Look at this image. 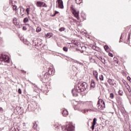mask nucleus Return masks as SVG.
I'll return each mask as SVG.
<instances>
[{"instance_id": "obj_25", "label": "nucleus", "mask_w": 131, "mask_h": 131, "mask_svg": "<svg viewBox=\"0 0 131 131\" xmlns=\"http://www.w3.org/2000/svg\"><path fill=\"white\" fill-rule=\"evenodd\" d=\"M36 31H37V32H40V31H41V28L38 27L37 28Z\"/></svg>"}, {"instance_id": "obj_44", "label": "nucleus", "mask_w": 131, "mask_h": 131, "mask_svg": "<svg viewBox=\"0 0 131 131\" xmlns=\"http://www.w3.org/2000/svg\"><path fill=\"white\" fill-rule=\"evenodd\" d=\"M92 48H93V49H94V50H95L96 49V46H93Z\"/></svg>"}, {"instance_id": "obj_46", "label": "nucleus", "mask_w": 131, "mask_h": 131, "mask_svg": "<svg viewBox=\"0 0 131 131\" xmlns=\"http://www.w3.org/2000/svg\"><path fill=\"white\" fill-rule=\"evenodd\" d=\"M89 111H90V112H91V111H94V110H93L92 109H89Z\"/></svg>"}, {"instance_id": "obj_43", "label": "nucleus", "mask_w": 131, "mask_h": 131, "mask_svg": "<svg viewBox=\"0 0 131 131\" xmlns=\"http://www.w3.org/2000/svg\"><path fill=\"white\" fill-rule=\"evenodd\" d=\"M26 11L27 12H29V8H27Z\"/></svg>"}, {"instance_id": "obj_15", "label": "nucleus", "mask_w": 131, "mask_h": 131, "mask_svg": "<svg viewBox=\"0 0 131 131\" xmlns=\"http://www.w3.org/2000/svg\"><path fill=\"white\" fill-rule=\"evenodd\" d=\"M46 36L47 38H50V37H52L53 36V34L51 33H48L46 34Z\"/></svg>"}, {"instance_id": "obj_22", "label": "nucleus", "mask_w": 131, "mask_h": 131, "mask_svg": "<svg viewBox=\"0 0 131 131\" xmlns=\"http://www.w3.org/2000/svg\"><path fill=\"white\" fill-rule=\"evenodd\" d=\"M13 22L14 25H18V23L17 22V19L16 18L13 19Z\"/></svg>"}, {"instance_id": "obj_31", "label": "nucleus", "mask_w": 131, "mask_h": 131, "mask_svg": "<svg viewBox=\"0 0 131 131\" xmlns=\"http://www.w3.org/2000/svg\"><path fill=\"white\" fill-rule=\"evenodd\" d=\"M13 10H15V11H17V10H18L17 7L16 5L13 6Z\"/></svg>"}, {"instance_id": "obj_47", "label": "nucleus", "mask_w": 131, "mask_h": 131, "mask_svg": "<svg viewBox=\"0 0 131 131\" xmlns=\"http://www.w3.org/2000/svg\"><path fill=\"white\" fill-rule=\"evenodd\" d=\"M82 48H83V49H86V47H85L84 46V47H82Z\"/></svg>"}, {"instance_id": "obj_9", "label": "nucleus", "mask_w": 131, "mask_h": 131, "mask_svg": "<svg viewBox=\"0 0 131 131\" xmlns=\"http://www.w3.org/2000/svg\"><path fill=\"white\" fill-rule=\"evenodd\" d=\"M58 4V7L60 9H64V5L63 4V1L62 0H57Z\"/></svg>"}, {"instance_id": "obj_11", "label": "nucleus", "mask_w": 131, "mask_h": 131, "mask_svg": "<svg viewBox=\"0 0 131 131\" xmlns=\"http://www.w3.org/2000/svg\"><path fill=\"white\" fill-rule=\"evenodd\" d=\"M93 75L95 76V78L96 79L97 81H99V78H98V72H97V71H93Z\"/></svg>"}, {"instance_id": "obj_48", "label": "nucleus", "mask_w": 131, "mask_h": 131, "mask_svg": "<svg viewBox=\"0 0 131 131\" xmlns=\"http://www.w3.org/2000/svg\"><path fill=\"white\" fill-rule=\"evenodd\" d=\"M86 112H89V111H90V109L86 110Z\"/></svg>"}, {"instance_id": "obj_29", "label": "nucleus", "mask_w": 131, "mask_h": 131, "mask_svg": "<svg viewBox=\"0 0 131 131\" xmlns=\"http://www.w3.org/2000/svg\"><path fill=\"white\" fill-rule=\"evenodd\" d=\"M110 97L111 99H113V98H114V94H113V93H111Z\"/></svg>"}, {"instance_id": "obj_4", "label": "nucleus", "mask_w": 131, "mask_h": 131, "mask_svg": "<svg viewBox=\"0 0 131 131\" xmlns=\"http://www.w3.org/2000/svg\"><path fill=\"white\" fill-rule=\"evenodd\" d=\"M97 107L100 110H103V108H105V101L102 99H99L97 103Z\"/></svg>"}, {"instance_id": "obj_6", "label": "nucleus", "mask_w": 131, "mask_h": 131, "mask_svg": "<svg viewBox=\"0 0 131 131\" xmlns=\"http://www.w3.org/2000/svg\"><path fill=\"white\" fill-rule=\"evenodd\" d=\"M39 77L40 81H42V82H46V81L49 79V74L46 73Z\"/></svg>"}, {"instance_id": "obj_14", "label": "nucleus", "mask_w": 131, "mask_h": 131, "mask_svg": "<svg viewBox=\"0 0 131 131\" xmlns=\"http://www.w3.org/2000/svg\"><path fill=\"white\" fill-rule=\"evenodd\" d=\"M19 8L20 10V15L21 16H23L24 14H23L22 13H23V12H24V11H25V9H24V8H23V7H22V6H19Z\"/></svg>"}, {"instance_id": "obj_12", "label": "nucleus", "mask_w": 131, "mask_h": 131, "mask_svg": "<svg viewBox=\"0 0 131 131\" xmlns=\"http://www.w3.org/2000/svg\"><path fill=\"white\" fill-rule=\"evenodd\" d=\"M36 5L38 8H41V7H42V5H43V2L38 1L37 2Z\"/></svg>"}, {"instance_id": "obj_20", "label": "nucleus", "mask_w": 131, "mask_h": 131, "mask_svg": "<svg viewBox=\"0 0 131 131\" xmlns=\"http://www.w3.org/2000/svg\"><path fill=\"white\" fill-rule=\"evenodd\" d=\"M77 5H80L82 3V0H75Z\"/></svg>"}, {"instance_id": "obj_1", "label": "nucleus", "mask_w": 131, "mask_h": 131, "mask_svg": "<svg viewBox=\"0 0 131 131\" xmlns=\"http://www.w3.org/2000/svg\"><path fill=\"white\" fill-rule=\"evenodd\" d=\"M76 87L78 89V93L84 92L88 89V83L84 82H80L78 83Z\"/></svg>"}, {"instance_id": "obj_8", "label": "nucleus", "mask_w": 131, "mask_h": 131, "mask_svg": "<svg viewBox=\"0 0 131 131\" xmlns=\"http://www.w3.org/2000/svg\"><path fill=\"white\" fill-rule=\"evenodd\" d=\"M107 81L109 84H110V85H111L112 86L116 87V83H114V79H109Z\"/></svg>"}, {"instance_id": "obj_21", "label": "nucleus", "mask_w": 131, "mask_h": 131, "mask_svg": "<svg viewBox=\"0 0 131 131\" xmlns=\"http://www.w3.org/2000/svg\"><path fill=\"white\" fill-rule=\"evenodd\" d=\"M74 62L77 63L78 64L80 65L81 66H83V63H82L79 61H78L77 60L74 61Z\"/></svg>"}, {"instance_id": "obj_26", "label": "nucleus", "mask_w": 131, "mask_h": 131, "mask_svg": "<svg viewBox=\"0 0 131 131\" xmlns=\"http://www.w3.org/2000/svg\"><path fill=\"white\" fill-rule=\"evenodd\" d=\"M59 30L61 32H62V31H64L65 30V28H64V27H61V28H60L59 29Z\"/></svg>"}, {"instance_id": "obj_24", "label": "nucleus", "mask_w": 131, "mask_h": 131, "mask_svg": "<svg viewBox=\"0 0 131 131\" xmlns=\"http://www.w3.org/2000/svg\"><path fill=\"white\" fill-rule=\"evenodd\" d=\"M89 60L92 62V61H93V63H96V60L94 59H93V57H89Z\"/></svg>"}, {"instance_id": "obj_3", "label": "nucleus", "mask_w": 131, "mask_h": 131, "mask_svg": "<svg viewBox=\"0 0 131 131\" xmlns=\"http://www.w3.org/2000/svg\"><path fill=\"white\" fill-rule=\"evenodd\" d=\"M71 12H72V13L73 14L74 16H75V18H76L77 19H79V12L76 11V9L74 8L73 5H72L71 6Z\"/></svg>"}, {"instance_id": "obj_13", "label": "nucleus", "mask_w": 131, "mask_h": 131, "mask_svg": "<svg viewBox=\"0 0 131 131\" xmlns=\"http://www.w3.org/2000/svg\"><path fill=\"white\" fill-rule=\"evenodd\" d=\"M62 114L63 116L66 117L67 115H68V111H67L66 110L63 109L62 111Z\"/></svg>"}, {"instance_id": "obj_52", "label": "nucleus", "mask_w": 131, "mask_h": 131, "mask_svg": "<svg viewBox=\"0 0 131 131\" xmlns=\"http://www.w3.org/2000/svg\"><path fill=\"white\" fill-rule=\"evenodd\" d=\"M56 127H57V128H59V127H58V126H57Z\"/></svg>"}, {"instance_id": "obj_50", "label": "nucleus", "mask_w": 131, "mask_h": 131, "mask_svg": "<svg viewBox=\"0 0 131 131\" xmlns=\"http://www.w3.org/2000/svg\"><path fill=\"white\" fill-rule=\"evenodd\" d=\"M115 62H116V63H117V64H119V63H119V62H118V61H115Z\"/></svg>"}, {"instance_id": "obj_36", "label": "nucleus", "mask_w": 131, "mask_h": 131, "mask_svg": "<svg viewBox=\"0 0 131 131\" xmlns=\"http://www.w3.org/2000/svg\"><path fill=\"white\" fill-rule=\"evenodd\" d=\"M127 78V79L129 80V81H130V82H131V79H130V77L128 76Z\"/></svg>"}, {"instance_id": "obj_34", "label": "nucleus", "mask_w": 131, "mask_h": 131, "mask_svg": "<svg viewBox=\"0 0 131 131\" xmlns=\"http://www.w3.org/2000/svg\"><path fill=\"white\" fill-rule=\"evenodd\" d=\"M18 94H22V92L21 91L20 89H18Z\"/></svg>"}, {"instance_id": "obj_39", "label": "nucleus", "mask_w": 131, "mask_h": 131, "mask_svg": "<svg viewBox=\"0 0 131 131\" xmlns=\"http://www.w3.org/2000/svg\"><path fill=\"white\" fill-rule=\"evenodd\" d=\"M108 55L110 56V57H113V54L111 53H108Z\"/></svg>"}, {"instance_id": "obj_38", "label": "nucleus", "mask_w": 131, "mask_h": 131, "mask_svg": "<svg viewBox=\"0 0 131 131\" xmlns=\"http://www.w3.org/2000/svg\"><path fill=\"white\" fill-rule=\"evenodd\" d=\"M32 19H34V16H32V17L30 18V20H31V21H33V20H32Z\"/></svg>"}, {"instance_id": "obj_53", "label": "nucleus", "mask_w": 131, "mask_h": 131, "mask_svg": "<svg viewBox=\"0 0 131 131\" xmlns=\"http://www.w3.org/2000/svg\"><path fill=\"white\" fill-rule=\"evenodd\" d=\"M105 85H107V83H105Z\"/></svg>"}, {"instance_id": "obj_27", "label": "nucleus", "mask_w": 131, "mask_h": 131, "mask_svg": "<svg viewBox=\"0 0 131 131\" xmlns=\"http://www.w3.org/2000/svg\"><path fill=\"white\" fill-rule=\"evenodd\" d=\"M63 50L64 52H68V48L66 47H64L63 48Z\"/></svg>"}, {"instance_id": "obj_51", "label": "nucleus", "mask_w": 131, "mask_h": 131, "mask_svg": "<svg viewBox=\"0 0 131 131\" xmlns=\"http://www.w3.org/2000/svg\"><path fill=\"white\" fill-rule=\"evenodd\" d=\"M81 53H83V51L82 50V51H81Z\"/></svg>"}, {"instance_id": "obj_23", "label": "nucleus", "mask_w": 131, "mask_h": 131, "mask_svg": "<svg viewBox=\"0 0 131 131\" xmlns=\"http://www.w3.org/2000/svg\"><path fill=\"white\" fill-rule=\"evenodd\" d=\"M99 79L100 80H101V81L104 80V76H103V75H101L99 76Z\"/></svg>"}, {"instance_id": "obj_19", "label": "nucleus", "mask_w": 131, "mask_h": 131, "mask_svg": "<svg viewBox=\"0 0 131 131\" xmlns=\"http://www.w3.org/2000/svg\"><path fill=\"white\" fill-rule=\"evenodd\" d=\"M118 93L120 96H123V91L122 90H119Z\"/></svg>"}, {"instance_id": "obj_16", "label": "nucleus", "mask_w": 131, "mask_h": 131, "mask_svg": "<svg viewBox=\"0 0 131 131\" xmlns=\"http://www.w3.org/2000/svg\"><path fill=\"white\" fill-rule=\"evenodd\" d=\"M99 60H100L102 63H103V64H104V65L105 64H106V62L104 58H102V57H99Z\"/></svg>"}, {"instance_id": "obj_2", "label": "nucleus", "mask_w": 131, "mask_h": 131, "mask_svg": "<svg viewBox=\"0 0 131 131\" xmlns=\"http://www.w3.org/2000/svg\"><path fill=\"white\" fill-rule=\"evenodd\" d=\"M0 61H4L5 63H10V57L5 54H2L0 56Z\"/></svg>"}, {"instance_id": "obj_10", "label": "nucleus", "mask_w": 131, "mask_h": 131, "mask_svg": "<svg viewBox=\"0 0 131 131\" xmlns=\"http://www.w3.org/2000/svg\"><path fill=\"white\" fill-rule=\"evenodd\" d=\"M96 123H97V119L96 118H94L93 119L92 126H91V128H92V130H94V129H95V126L96 125Z\"/></svg>"}, {"instance_id": "obj_28", "label": "nucleus", "mask_w": 131, "mask_h": 131, "mask_svg": "<svg viewBox=\"0 0 131 131\" xmlns=\"http://www.w3.org/2000/svg\"><path fill=\"white\" fill-rule=\"evenodd\" d=\"M42 7L43 8H47V7H48V5H47L46 3L43 2V5H42Z\"/></svg>"}, {"instance_id": "obj_18", "label": "nucleus", "mask_w": 131, "mask_h": 131, "mask_svg": "<svg viewBox=\"0 0 131 131\" xmlns=\"http://www.w3.org/2000/svg\"><path fill=\"white\" fill-rule=\"evenodd\" d=\"M48 73L50 75H51L52 74H54V71H53V70H52V69H50L48 70Z\"/></svg>"}, {"instance_id": "obj_42", "label": "nucleus", "mask_w": 131, "mask_h": 131, "mask_svg": "<svg viewBox=\"0 0 131 131\" xmlns=\"http://www.w3.org/2000/svg\"><path fill=\"white\" fill-rule=\"evenodd\" d=\"M122 38V34L121 35V36L120 37V39ZM119 42H121V40H120Z\"/></svg>"}, {"instance_id": "obj_32", "label": "nucleus", "mask_w": 131, "mask_h": 131, "mask_svg": "<svg viewBox=\"0 0 131 131\" xmlns=\"http://www.w3.org/2000/svg\"><path fill=\"white\" fill-rule=\"evenodd\" d=\"M57 14H59V12L55 11L54 15H52V17H55V16H56V15H57Z\"/></svg>"}, {"instance_id": "obj_41", "label": "nucleus", "mask_w": 131, "mask_h": 131, "mask_svg": "<svg viewBox=\"0 0 131 131\" xmlns=\"http://www.w3.org/2000/svg\"><path fill=\"white\" fill-rule=\"evenodd\" d=\"M36 126H37V125L36 124H34V126H33V128H35V127H36Z\"/></svg>"}, {"instance_id": "obj_7", "label": "nucleus", "mask_w": 131, "mask_h": 131, "mask_svg": "<svg viewBox=\"0 0 131 131\" xmlns=\"http://www.w3.org/2000/svg\"><path fill=\"white\" fill-rule=\"evenodd\" d=\"M78 89L76 88V86H75V88L72 90V93L74 97H77L78 96Z\"/></svg>"}, {"instance_id": "obj_5", "label": "nucleus", "mask_w": 131, "mask_h": 131, "mask_svg": "<svg viewBox=\"0 0 131 131\" xmlns=\"http://www.w3.org/2000/svg\"><path fill=\"white\" fill-rule=\"evenodd\" d=\"M74 130V126H73L72 123H70L67 125L63 131H72Z\"/></svg>"}, {"instance_id": "obj_37", "label": "nucleus", "mask_w": 131, "mask_h": 131, "mask_svg": "<svg viewBox=\"0 0 131 131\" xmlns=\"http://www.w3.org/2000/svg\"><path fill=\"white\" fill-rule=\"evenodd\" d=\"M86 112V110H82V113H85Z\"/></svg>"}, {"instance_id": "obj_30", "label": "nucleus", "mask_w": 131, "mask_h": 131, "mask_svg": "<svg viewBox=\"0 0 131 131\" xmlns=\"http://www.w3.org/2000/svg\"><path fill=\"white\" fill-rule=\"evenodd\" d=\"M24 23H27V22H28V18H25L24 19Z\"/></svg>"}, {"instance_id": "obj_45", "label": "nucleus", "mask_w": 131, "mask_h": 131, "mask_svg": "<svg viewBox=\"0 0 131 131\" xmlns=\"http://www.w3.org/2000/svg\"><path fill=\"white\" fill-rule=\"evenodd\" d=\"M0 111H4V109H3L2 107H0Z\"/></svg>"}, {"instance_id": "obj_33", "label": "nucleus", "mask_w": 131, "mask_h": 131, "mask_svg": "<svg viewBox=\"0 0 131 131\" xmlns=\"http://www.w3.org/2000/svg\"><path fill=\"white\" fill-rule=\"evenodd\" d=\"M108 49H109V47H108V46H104V50H105V51H106V50H108Z\"/></svg>"}, {"instance_id": "obj_40", "label": "nucleus", "mask_w": 131, "mask_h": 131, "mask_svg": "<svg viewBox=\"0 0 131 131\" xmlns=\"http://www.w3.org/2000/svg\"><path fill=\"white\" fill-rule=\"evenodd\" d=\"M23 30H26L27 29V28H26V27L24 26L23 28Z\"/></svg>"}, {"instance_id": "obj_35", "label": "nucleus", "mask_w": 131, "mask_h": 131, "mask_svg": "<svg viewBox=\"0 0 131 131\" xmlns=\"http://www.w3.org/2000/svg\"><path fill=\"white\" fill-rule=\"evenodd\" d=\"M129 38H130V33H128V40H129Z\"/></svg>"}, {"instance_id": "obj_49", "label": "nucleus", "mask_w": 131, "mask_h": 131, "mask_svg": "<svg viewBox=\"0 0 131 131\" xmlns=\"http://www.w3.org/2000/svg\"><path fill=\"white\" fill-rule=\"evenodd\" d=\"M27 14H28V15H29V11L27 12Z\"/></svg>"}, {"instance_id": "obj_17", "label": "nucleus", "mask_w": 131, "mask_h": 131, "mask_svg": "<svg viewBox=\"0 0 131 131\" xmlns=\"http://www.w3.org/2000/svg\"><path fill=\"white\" fill-rule=\"evenodd\" d=\"M95 86H96V83L95 82V81L94 80H92L91 81V88H95Z\"/></svg>"}]
</instances>
